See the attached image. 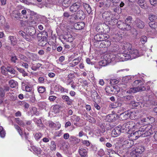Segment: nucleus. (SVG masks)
I'll list each match as a JSON object with an SVG mask.
<instances>
[{"instance_id": "nucleus-54", "label": "nucleus", "mask_w": 157, "mask_h": 157, "mask_svg": "<svg viewBox=\"0 0 157 157\" xmlns=\"http://www.w3.org/2000/svg\"><path fill=\"white\" fill-rule=\"evenodd\" d=\"M132 19V18L131 16H128L125 20V22L128 24L131 22V21Z\"/></svg>"}, {"instance_id": "nucleus-63", "label": "nucleus", "mask_w": 157, "mask_h": 157, "mask_svg": "<svg viewBox=\"0 0 157 157\" xmlns=\"http://www.w3.org/2000/svg\"><path fill=\"white\" fill-rule=\"evenodd\" d=\"M106 48L105 43L103 41H101L100 43L99 48Z\"/></svg>"}, {"instance_id": "nucleus-34", "label": "nucleus", "mask_w": 157, "mask_h": 157, "mask_svg": "<svg viewBox=\"0 0 157 157\" xmlns=\"http://www.w3.org/2000/svg\"><path fill=\"white\" fill-rule=\"evenodd\" d=\"M131 141L130 140H128L124 141L123 142V145L125 146L126 148H129L132 147V144L131 143Z\"/></svg>"}, {"instance_id": "nucleus-57", "label": "nucleus", "mask_w": 157, "mask_h": 157, "mask_svg": "<svg viewBox=\"0 0 157 157\" xmlns=\"http://www.w3.org/2000/svg\"><path fill=\"white\" fill-rule=\"evenodd\" d=\"M72 2L71 0H63L62 2H63V5H68L70 4H71Z\"/></svg>"}, {"instance_id": "nucleus-29", "label": "nucleus", "mask_w": 157, "mask_h": 157, "mask_svg": "<svg viewBox=\"0 0 157 157\" xmlns=\"http://www.w3.org/2000/svg\"><path fill=\"white\" fill-rule=\"evenodd\" d=\"M135 150L138 154H141L144 151V148L142 145H139L136 147Z\"/></svg>"}, {"instance_id": "nucleus-18", "label": "nucleus", "mask_w": 157, "mask_h": 157, "mask_svg": "<svg viewBox=\"0 0 157 157\" xmlns=\"http://www.w3.org/2000/svg\"><path fill=\"white\" fill-rule=\"evenodd\" d=\"M107 60L109 63L112 61H113L116 59V61H117V55L113 53L110 54L109 55H108L106 56Z\"/></svg>"}, {"instance_id": "nucleus-14", "label": "nucleus", "mask_w": 157, "mask_h": 157, "mask_svg": "<svg viewBox=\"0 0 157 157\" xmlns=\"http://www.w3.org/2000/svg\"><path fill=\"white\" fill-rule=\"evenodd\" d=\"M128 114L129 112L128 111L122 112L120 115H117V118H119L120 120H125L129 117Z\"/></svg>"}, {"instance_id": "nucleus-22", "label": "nucleus", "mask_w": 157, "mask_h": 157, "mask_svg": "<svg viewBox=\"0 0 157 157\" xmlns=\"http://www.w3.org/2000/svg\"><path fill=\"white\" fill-rule=\"evenodd\" d=\"M121 133L120 129L117 126L112 131L111 135L113 137H116L118 136Z\"/></svg>"}, {"instance_id": "nucleus-52", "label": "nucleus", "mask_w": 157, "mask_h": 157, "mask_svg": "<svg viewBox=\"0 0 157 157\" xmlns=\"http://www.w3.org/2000/svg\"><path fill=\"white\" fill-rule=\"evenodd\" d=\"M119 82L118 80L115 79H113L110 80V83L111 85H114L117 84Z\"/></svg>"}, {"instance_id": "nucleus-51", "label": "nucleus", "mask_w": 157, "mask_h": 157, "mask_svg": "<svg viewBox=\"0 0 157 157\" xmlns=\"http://www.w3.org/2000/svg\"><path fill=\"white\" fill-rule=\"evenodd\" d=\"M17 69L20 72L22 73L24 76L27 75V74L26 73V72L24 70H23L22 68H19L18 67H17Z\"/></svg>"}, {"instance_id": "nucleus-3", "label": "nucleus", "mask_w": 157, "mask_h": 157, "mask_svg": "<svg viewBox=\"0 0 157 157\" xmlns=\"http://www.w3.org/2000/svg\"><path fill=\"white\" fill-rule=\"evenodd\" d=\"M151 125L149 124L146 127L142 126L140 127L142 137L149 136L152 134L154 131Z\"/></svg>"}, {"instance_id": "nucleus-20", "label": "nucleus", "mask_w": 157, "mask_h": 157, "mask_svg": "<svg viewBox=\"0 0 157 157\" xmlns=\"http://www.w3.org/2000/svg\"><path fill=\"white\" fill-rule=\"evenodd\" d=\"M118 115L117 114H109L107 115L106 118L109 122H113L116 118H117Z\"/></svg>"}, {"instance_id": "nucleus-21", "label": "nucleus", "mask_w": 157, "mask_h": 157, "mask_svg": "<svg viewBox=\"0 0 157 157\" xmlns=\"http://www.w3.org/2000/svg\"><path fill=\"white\" fill-rule=\"evenodd\" d=\"M28 113L29 115H35L38 116L39 114L38 111L37 110L36 108L35 107H33L31 108Z\"/></svg>"}, {"instance_id": "nucleus-32", "label": "nucleus", "mask_w": 157, "mask_h": 157, "mask_svg": "<svg viewBox=\"0 0 157 157\" xmlns=\"http://www.w3.org/2000/svg\"><path fill=\"white\" fill-rule=\"evenodd\" d=\"M113 6L112 9L114 12L117 13H120L121 12V9L118 5L113 4Z\"/></svg>"}, {"instance_id": "nucleus-30", "label": "nucleus", "mask_w": 157, "mask_h": 157, "mask_svg": "<svg viewBox=\"0 0 157 157\" xmlns=\"http://www.w3.org/2000/svg\"><path fill=\"white\" fill-rule=\"evenodd\" d=\"M11 44L13 45H16L17 43V39L16 37L13 36H10L9 37Z\"/></svg>"}, {"instance_id": "nucleus-19", "label": "nucleus", "mask_w": 157, "mask_h": 157, "mask_svg": "<svg viewBox=\"0 0 157 157\" xmlns=\"http://www.w3.org/2000/svg\"><path fill=\"white\" fill-rule=\"evenodd\" d=\"M61 98L64 101L66 102L68 105H71L73 102V100L70 99V98L67 95L62 96Z\"/></svg>"}, {"instance_id": "nucleus-55", "label": "nucleus", "mask_w": 157, "mask_h": 157, "mask_svg": "<svg viewBox=\"0 0 157 157\" xmlns=\"http://www.w3.org/2000/svg\"><path fill=\"white\" fill-rule=\"evenodd\" d=\"M103 41L105 43L106 48L108 47L111 45V42L110 41L105 39L103 40Z\"/></svg>"}, {"instance_id": "nucleus-9", "label": "nucleus", "mask_w": 157, "mask_h": 157, "mask_svg": "<svg viewBox=\"0 0 157 157\" xmlns=\"http://www.w3.org/2000/svg\"><path fill=\"white\" fill-rule=\"evenodd\" d=\"M109 38V36L105 34H98L94 36V39L95 41H101L104 40H107Z\"/></svg>"}, {"instance_id": "nucleus-48", "label": "nucleus", "mask_w": 157, "mask_h": 157, "mask_svg": "<svg viewBox=\"0 0 157 157\" xmlns=\"http://www.w3.org/2000/svg\"><path fill=\"white\" fill-rule=\"evenodd\" d=\"M87 117L90 122L94 123L96 122V120L93 117H92L89 115L87 116Z\"/></svg>"}, {"instance_id": "nucleus-49", "label": "nucleus", "mask_w": 157, "mask_h": 157, "mask_svg": "<svg viewBox=\"0 0 157 157\" xmlns=\"http://www.w3.org/2000/svg\"><path fill=\"white\" fill-rule=\"evenodd\" d=\"M71 76L73 75V74H69L68 76V78L67 79V85H70V84H73L74 83L73 81L72 80L70 79V75Z\"/></svg>"}, {"instance_id": "nucleus-33", "label": "nucleus", "mask_w": 157, "mask_h": 157, "mask_svg": "<svg viewBox=\"0 0 157 157\" xmlns=\"http://www.w3.org/2000/svg\"><path fill=\"white\" fill-rule=\"evenodd\" d=\"M133 96L132 95H125L122 97V99L125 101H130L133 99Z\"/></svg>"}, {"instance_id": "nucleus-23", "label": "nucleus", "mask_w": 157, "mask_h": 157, "mask_svg": "<svg viewBox=\"0 0 157 157\" xmlns=\"http://www.w3.org/2000/svg\"><path fill=\"white\" fill-rule=\"evenodd\" d=\"M70 140L71 143L73 145L78 144L80 141V139L74 136H71Z\"/></svg>"}, {"instance_id": "nucleus-61", "label": "nucleus", "mask_w": 157, "mask_h": 157, "mask_svg": "<svg viewBox=\"0 0 157 157\" xmlns=\"http://www.w3.org/2000/svg\"><path fill=\"white\" fill-rule=\"evenodd\" d=\"M17 59L15 56H11V60L12 62H14V63H16V61Z\"/></svg>"}, {"instance_id": "nucleus-44", "label": "nucleus", "mask_w": 157, "mask_h": 157, "mask_svg": "<svg viewBox=\"0 0 157 157\" xmlns=\"http://www.w3.org/2000/svg\"><path fill=\"white\" fill-rule=\"evenodd\" d=\"M56 149V146L54 141H52L51 142L50 145V149L51 151H55Z\"/></svg>"}, {"instance_id": "nucleus-13", "label": "nucleus", "mask_w": 157, "mask_h": 157, "mask_svg": "<svg viewBox=\"0 0 157 157\" xmlns=\"http://www.w3.org/2000/svg\"><path fill=\"white\" fill-rule=\"evenodd\" d=\"M128 131H133L134 129L137 128V125L133 121H129L126 123Z\"/></svg>"}, {"instance_id": "nucleus-25", "label": "nucleus", "mask_w": 157, "mask_h": 157, "mask_svg": "<svg viewBox=\"0 0 157 157\" xmlns=\"http://www.w3.org/2000/svg\"><path fill=\"white\" fill-rule=\"evenodd\" d=\"M121 105V103L117 101L115 102L111 103V104H110L109 106V108L110 109L116 108H117V109H118L117 108L120 107Z\"/></svg>"}, {"instance_id": "nucleus-39", "label": "nucleus", "mask_w": 157, "mask_h": 157, "mask_svg": "<svg viewBox=\"0 0 157 157\" xmlns=\"http://www.w3.org/2000/svg\"><path fill=\"white\" fill-rule=\"evenodd\" d=\"M15 121L19 125L22 127H24L25 126V123L23 122L20 119L17 118L15 119Z\"/></svg>"}, {"instance_id": "nucleus-50", "label": "nucleus", "mask_w": 157, "mask_h": 157, "mask_svg": "<svg viewBox=\"0 0 157 157\" xmlns=\"http://www.w3.org/2000/svg\"><path fill=\"white\" fill-rule=\"evenodd\" d=\"M81 59V57H78L77 58L74 59L72 61L73 63L76 65L80 62Z\"/></svg>"}, {"instance_id": "nucleus-28", "label": "nucleus", "mask_w": 157, "mask_h": 157, "mask_svg": "<svg viewBox=\"0 0 157 157\" xmlns=\"http://www.w3.org/2000/svg\"><path fill=\"white\" fill-rule=\"evenodd\" d=\"M141 133V132L140 130V128H139V130L134 132L132 133L131 136H133L134 137H135V138H136V139H137L140 136L142 137Z\"/></svg>"}, {"instance_id": "nucleus-15", "label": "nucleus", "mask_w": 157, "mask_h": 157, "mask_svg": "<svg viewBox=\"0 0 157 157\" xmlns=\"http://www.w3.org/2000/svg\"><path fill=\"white\" fill-rule=\"evenodd\" d=\"M60 38L63 39L66 41L71 42L73 41V36L70 34H67L64 35H62L60 36Z\"/></svg>"}, {"instance_id": "nucleus-36", "label": "nucleus", "mask_w": 157, "mask_h": 157, "mask_svg": "<svg viewBox=\"0 0 157 157\" xmlns=\"http://www.w3.org/2000/svg\"><path fill=\"white\" fill-rule=\"evenodd\" d=\"M109 62L107 60V59H104L101 60L99 62V65L101 66H105L107 65Z\"/></svg>"}, {"instance_id": "nucleus-4", "label": "nucleus", "mask_w": 157, "mask_h": 157, "mask_svg": "<svg viewBox=\"0 0 157 157\" xmlns=\"http://www.w3.org/2000/svg\"><path fill=\"white\" fill-rule=\"evenodd\" d=\"M124 51L122 53H119L117 55V61H123L129 59V56L127 54V51L123 50Z\"/></svg>"}, {"instance_id": "nucleus-10", "label": "nucleus", "mask_w": 157, "mask_h": 157, "mask_svg": "<svg viewBox=\"0 0 157 157\" xmlns=\"http://www.w3.org/2000/svg\"><path fill=\"white\" fill-rule=\"evenodd\" d=\"M75 13L77 20L82 21L84 20L85 17L86 15L85 13L82 10H79Z\"/></svg>"}, {"instance_id": "nucleus-37", "label": "nucleus", "mask_w": 157, "mask_h": 157, "mask_svg": "<svg viewBox=\"0 0 157 157\" xmlns=\"http://www.w3.org/2000/svg\"><path fill=\"white\" fill-rule=\"evenodd\" d=\"M70 119L72 122L74 121H75L77 122H78L80 120V118L76 115H74L71 117Z\"/></svg>"}, {"instance_id": "nucleus-62", "label": "nucleus", "mask_w": 157, "mask_h": 157, "mask_svg": "<svg viewBox=\"0 0 157 157\" xmlns=\"http://www.w3.org/2000/svg\"><path fill=\"white\" fill-rule=\"evenodd\" d=\"M60 107L61 106L60 105H56L53 106V109L54 110L56 111L59 110Z\"/></svg>"}, {"instance_id": "nucleus-40", "label": "nucleus", "mask_w": 157, "mask_h": 157, "mask_svg": "<svg viewBox=\"0 0 157 157\" xmlns=\"http://www.w3.org/2000/svg\"><path fill=\"white\" fill-rule=\"evenodd\" d=\"M148 19L150 21L153 22L157 19V17L154 14H151L149 15Z\"/></svg>"}, {"instance_id": "nucleus-56", "label": "nucleus", "mask_w": 157, "mask_h": 157, "mask_svg": "<svg viewBox=\"0 0 157 157\" xmlns=\"http://www.w3.org/2000/svg\"><path fill=\"white\" fill-rule=\"evenodd\" d=\"M114 38L116 39V40L115 41L117 42L119 41L121 39L122 36H120L119 34L117 33L114 36Z\"/></svg>"}, {"instance_id": "nucleus-16", "label": "nucleus", "mask_w": 157, "mask_h": 157, "mask_svg": "<svg viewBox=\"0 0 157 157\" xmlns=\"http://www.w3.org/2000/svg\"><path fill=\"white\" fill-rule=\"evenodd\" d=\"M85 25V24L84 22H80L75 23L74 26L76 30H80L83 28Z\"/></svg>"}, {"instance_id": "nucleus-12", "label": "nucleus", "mask_w": 157, "mask_h": 157, "mask_svg": "<svg viewBox=\"0 0 157 157\" xmlns=\"http://www.w3.org/2000/svg\"><path fill=\"white\" fill-rule=\"evenodd\" d=\"M88 149L86 148L80 147L78 149V153L81 157H88Z\"/></svg>"}, {"instance_id": "nucleus-26", "label": "nucleus", "mask_w": 157, "mask_h": 157, "mask_svg": "<svg viewBox=\"0 0 157 157\" xmlns=\"http://www.w3.org/2000/svg\"><path fill=\"white\" fill-rule=\"evenodd\" d=\"M82 6L83 8L86 11L88 14H90L92 12V10L90 5L85 2H82Z\"/></svg>"}, {"instance_id": "nucleus-31", "label": "nucleus", "mask_w": 157, "mask_h": 157, "mask_svg": "<svg viewBox=\"0 0 157 157\" xmlns=\"http://www.w3.org/2000/svg\"><path fill=\"white\" fill-rule=\"evenodd\" d=\"M138 3L142 8L145 9H147V6L144 0H139Z\"/></svg>"}, {"instance_id": "nucleus-59", "label": "nucleus", "mask_w": 157, "mask_h": 157, "mask_svg": "<svg viewBox=\"0 0 157 157\" xmlns=\"http://www.w3.org/2000/svg\"><path fill=\"white\" fill-rule=\"evenodd\" d=\"M32 149L34 151V153L38 155L39 152L38 149L35 147H32Z\"/></svg>"}, {"instance_id": "nucleus-53", "label": "nucleus", "mask_w": 157, "mask_h": 157, "mask_svg": "<svg viewBox=\"0 0 157 157\" xmlns=\"http://www.w3.org/2000/svg\"><path fill=\"white\" fill-rule=\"evenodd\" d=\"M130 155L131 157H137L138 154L134 150L130 152Z\"/></svg>"}, {"instance_id": "nucleus-2", "label": "nucleus", "mask_w": 157, "mask_h": 157, "mask_svg": "<svg viewBox=\"0 0 157 157\" xmlns=\"http://www.w3.org/2000/svg\"><path fill=\"white\" fill-rule=\"evenodd\" d=\"M122 49L127 51V54L130 56L129 59L135 58L139 56L138 50L132 48V45L129 43H126L124 44Z\"/></svg>"}, {"instance_id": "nucleus-8", "label": "nucleus", "mask_w": 157, "mask_h": 157, "mask_svg": "<svg viewBox=\"0 0 157 157\" xmlns=\"http://www.w3.org/2000/svg\"><path fill=\"white\" fill-rule=\"evenodd\" d=\"M41 38L40 40V45L42 46H45L47 44L46 38L48 37V33L46 31H44L41 33Z\"/></svg>"}, {"instance_id": "nucleus-27", "label": "nucleus", "mask_w": 157, "mask_h": 157, "mask_svg": "<svg viewBox=\"0 0 157 157\" xmlns=\"http://www.w3.org/2000/svg\"><path fill=\"white\" fill-rule=\"evenodd\" d=\"M17 104L18 105L24 107L25 109H28L29 106V104L25 101H19Z\"/></svg>"}, {"instance_id": "nucleus-45", "label": "nucleus", "mask_w": 157, "mask_h": 157, "mask_svg": "<svg viewBox=\"0 0 157 157\" xmlns=\"http://www.w3.org/2000/svg\"><path fill=\"white\" fill-rule=\"evenodd\" d=\"M111 91L112 92L115 93L116 92H118L120 91V89L118 87L116 86H113L111 88Z\"/></svg>"}, {"instance_id": "nucleus-60", "label": "nucleus", "mask_w": 157, "mask_h": 157, "mask_svg": "<svg viewBox=\"0 0 157 157\" xmlns=\"http://www.w3.org/2000/svg\"><path fill=\"white\" fill-rule=\"evenodd\" d=\"M82 143L85 146L87 147L89 146L90 145V143L88 140H84L82 141Z\"/></svg>"}, {"instance_id": "nucleus-47", "label": "nucleus", "mask_w": 157, "mask_h": 157, "mask_svg": "<svg viewBox=\"0 0 157 157\" xmlns=\"http://www.w3.org/2000/svg\"><path fill=\"white\" fill-rule=\"evenodd\" d=\"M140 41L142 44H144L147 41V37L145 36H142L140 38Z\"/></svg>"}, {"instance_id": "nucleus-1", "label": "nucleus", "mask_w": 157, "mask_h": 157, "mask_svg": "<svg viewBox=\"0 0 157 157\" xmlns=\"http://www.w3.org/2000/svg\"><path fill=\"white\" fill-rule=\"evenodd\" d=\"M143 82L140 80H136L133 83V86H136V87L130 88L127 90L126 92L129 94H132L136 93L141 91H143L146 90V88L143 85Z\"/></svg>"}, {"instance_id": "nucleus-7", "label": "nucleus", "mask_w": 157, "mask_h": 157, "mask_svg": "<svg viewBox=\"0 0 157 157\" xmlns=\"http://www.w3.org/2000/svg\"><path fill=\"white\" fill-rule=\"evenodd\" d=\"M117 25L119 28L123 31L130 30L131 29V26L130 25L121 21H119L117 22Z\"/></svg>"}, {"instance_id": "nucleus-24", "label": "nucleus", "mask_w": 157, "mask_h": 157, "mask_svg": "<svg viewBox=\"0 0 157 157\" xmlns=\"http://www.w3.org/2000/svg\"><path fill=\"white\" fill-rule=\"evenodd\" d=\"M117 126V128L120 129L121 132H124L128 131L126 123L121 124Z\"/></svg>"}, {"instance_id": "nucleus-41", "label": "nucleus", "mask_w": 157, "mask_h": 157, "mask_svg": "<svg viewBox=\"0 0 157 157\" xmlns=\"http://www.w3.org/2000/svg\"><path fill=\"white\" fill-rule=\"evenodd\" d=\"M5 135L6 133L3 127L0 126V136L2 138H3L5 136Z\"/></svg>"}, {"instance_id": "nucleus-17", "label": "nucleus", "mask_w": 157, "mask_h": 157, "mask_svg": "<svg viewBox=\"0 0 157 157\" xmlns=\"http://www.w3.org/2000/svg\"><path fill=\"white\" fill-rule=\"evenodd\" d=\"M131 77L130 76H127L124 77L122 78V81L123 82L122 84H124V86L123 87L126 88L127 86L126 85H125V83H127L129 82H130L131 80Z\"/></svg>"}, {"instance_id": "nucleus-6", "label": "nucleus", "mask_w": 157, "mask_h": 157, "mask_svg": "<svg viewBox=\"0 0 157 157\" xmlns=\"http://www.w3.org/2000/svg\"><path fill=\"white\" fill-rule=\"evenodd\" d=\"M82 2L80 0L73 3L69 7V11L72 13H75L78 11L82 6Z\"/></svg>"}, {"instance_id": "nucleus-43", "label": "nucleus", "mask_w": 157, "mask_h": 157, "mask_svg": "<svg viewBox=\"0 0 157 157\" xmlns=\"http://www.w3.org/2000/svg\"><path fill=\"white\" fill-rule=\"evenodd\" d=\"M69 17L70 21L71 22H74L75 20H77L75 13L70 15Z\"/></svg>"}, {"instance_id": "nucleus-58", "label": "nucleus", "mask_w": 157, "mask_h": 157, "mask_svg": "<svg viewBox=\"0 0 157 157\" xmlns=\"http://www.w3.org/2000/svg\"><path fill=\"white\" fill-rule=\"evenodd\" d=\"M61 127V124L59 123L56 124L55 123V125L54 126V128L56 130H58Z\"/></svg>"}, {"instance_id": "nucleus-5", "label": "nucleus", "mask_w": 157, "mask_h": 157, "mask_svg": "<svg viewBox=\"0 0 157 157\" xmlns=\"http://www.w3.org/2000/svg\"><path fill=\"white\" fill-rule=\"evenodd\" d=\"M102 17L105 21L109 22H114L116 20L113 14L111 12L108 11H105L102 13Z\"/></svg>"}, {"instance_id": "nucleus-64", "label": "nucleus", "mask_w": 157, "mask_h": 157, "mask_svg": "<svg viewBox=\"0 0 157 157\" xmlns=\"http://www.w3.org/2000/svg\"><path fill=\"white\" fill-rule=\"evenodd\" d=\"M101 41H95L94 42V46L96 48H99L100 43Z\"/></svg>"}, {"instance_id": "nucleus-46", "label": "nucleus", "mask_w": 157, "mask_h": 157, "mask_svg": "<svg viewBox=\"0 0 157 157\" xmlns=\"http://www.w3.org/2000/svg\"><path fill=\"white\" fill-rule=\"evenodd\" d=\"M6 71L10 72L11 74H15V70L12 67H8L6 69Z\"/></svg>"}, {"instance_id": "nucleus-42", "label": "nucleus", "mask_w": 157, "mask_h": 157, "mask_svg": "<svg viewBox=\"0 0 157 157\" xmlns=\"http://www.w3.org/2000/svg\"><path fill=\"white\" fill-rule=\"evenodd\" d=\"M104 6L107 8H109L110 6L111 2L110 0H104Z\"/></svg>"}, {"instance_id": "nucleus-38", "label": "nucleus", "mask_w": 157, "mask_h": 157, "mask_svg": "<svg viewBox=\"0 0 157 157\" xmlns=\"http://www.w3.org/2000/svg\"><path fill=\"white\" fill-rule=\"evenodd\" d=\"M129 112V117L132 118V119H134V118H135L137 116V113H136L135 111H131L130 112Z\"/></svg>"}, {"instance_id": "nucleus-11", "label": "nucleus", "mask_w": 157, "mask_h": 157, "mask_svg": "<svg viewBox=\"0 0 157 157\" xmlns=\"http://www.w3.org/2000/svg\"><path fill=\"white\" fill-rule=\"evenodd\" d=\"M134 25L138 29H142L145 26L144 23L141 20L137 18L134 22Z\"/></svg>"}, {"instance_id": "nucleus-35", "label": "nucleus", "mask_w": 157, "mask_h": 157, "mask_svg": "<svg viewBox=\"0 0 157 157\" xmlns=\"http://www.w3.org/2000/svg\"><path fill=\"white\" fill-rule=\"evenodd\" d=\"M9 84L10 87L14 88L17 86V82L13 80H11L9 81Z\"/></svg>"}]
</instances>
